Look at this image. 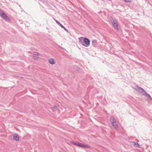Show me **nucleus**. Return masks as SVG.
Instances as JSON below:
<instances>
[{"mask_svg": "<svg viewBox=\"0 0 152 152\" xmlns=\"http://www.w3.org/2000/svg\"><path fill=\"white\" fill-rule=\"evenodd\" d=\"M134 88L139 92L142 93L143 95H144L146 97H149L151 98V99L152 100V98L151 97L150 95L145 92L144 89L138 86H136L135 88Z\"/></svg>", "mask_w": 152, "mask_h": 152, "instance_id": "nucleus-1", "label": "nucleus"}, {"mask_svg": "<svg viewBox=\"0 0 152 152\" xmlns=\"http://www.w3.org/2000/svg\"><path fill=\"white\" fill-rule=\"evenodd\" d=\"M0 16L7 21H10V18L4 12V11L1 10H0Z\"/></svg>", "mask_w": 152, "mask_h": 152, "instance_id": "nucleus-2", "label": "nucleus"}, {"mask_svg": "<svg viewBox=\"0 0 152 152\" xmlns=\"http://www.w3.org/2000/svg\"><path fill=\"white\" fill-rule=\"evenodd\" d=\"M110 121L112 126L115 129H117L118 126L117 124L116 120L113 116H111L110 118Z\"/></svg>", "mask_w": 152, "mask_h": 152, "instance_id": "nucleus-3", "label": "nucleus"}, {"mask_svg": "<svg viewBox=\"0 0 152 152\" xmlns=\"http://www.w3.org/2000/svg\"><path fill=\"white\" fill-rule=\"evenodd\" d=\"M110 21L111 22L114 27L116 28L117 30L118 31L119 30V28L118 23L116 20L115 19H110Z\"/></svg>", "mask_w": 152, "mask_h": 152, "instance_id": "nucleus-4", "label": "nucleus"}, {"mask_svg": "<svg viewBox=\"0 0 152 152\" xmlns=\"http://www.w3.org/2000/svg\"><path fill=\"white\" fill-rule=\"evenodd\" d=\"M83 40L84 43H85L84 45H83L86 47L89 46L90 45V41L89 39L86 38H83Z\"/></svg>", "mask_w": 152, "mask_h": 152, "instance_id": "nucleus-5", "label": "nucleus"}, {"mask_svg": "<svg viewBox=\"0 0 152 152\" xmlns=\"http://www.w3.org/2000/svg\"><path fill=\"white\" fill-rule=\"evenodd\" d=\"M71 142L72 144H73V145H75L77 146H78L81 147H82V146H83V144L82 143H80L79 142H75L74 141H72V142Z\"/></svg>", "mask_w": 152, "mask_h": 152, "instance_id": "nucleus-6", "label": "nucleus"}, {"mask_svg": "<svg viewBox=\"0 0 152 152\" xmlns=\"http://www.w3.org/2000/svg\"><path fill=\"white\" fill-rule=\"evenodd\" d=\"M49 63L51 64H55L56 62L55 60L53 58H50L48 60Z\"/></svg>", "mask_w": 152, "mask_h": 152, "instance_id": "nucleus-7", "label": "nucleus"}, {"mask_svg": "<svg viewBox=\"0 0 152 152\" xmlns=\"http://www.w3.org/2000/svg\"><path fill=\"white\" fill-rule=\"evenodd\" d=\"M13 138L14 140L17 141H18L19 139V136L16 134H15L13 135Z\"/></svg>", "mask_w": 152, "mask_h": 152, "instance_id": "nucleus-8", "label": "nucleus"}, {"mask_svg": "<svg viewBox=\"0 0 152 152\" xmlns=\"http://www.w3.org/2000/svg\"><path fill=\"white\" fill-rule=\"evenodd\" d=\"M92 45L94 47H96L97 44V41L96 40H93L92 41Z\"/></svg>", "mask_w": 152, "mask_h": 152, "instance_id": "nucleus-9", "label": "nucleus"}, {"mask_svg": "<svg viewBox=\"0 0 152 152\" xmlns=\"http://www.w3.org/2000/svg\"><path fill=\"white\" fill-rule=\"evenodd\" d=\"M131 144L137 147H139L140 146L139 144L138 143L135 142H131Z\"/></svg>", "mask_w": 152, "mask_h": 152, "instance_id": "nucleus-10", "label": "nucleus"}, {"mask_svg": "<svg viewBox=\"0 0 152 152\" xmlns=\"http://www.w3.org/2000/svg\"><path fill=\"white\" fill-rule=\"evenodd\" d=\"M83 37H81L79 38V41L80 43L82 45H84V43L82 41Z\"/></svg>", "mask_w": 152, "mask_h": 152, "instance_id": "nucleus-11", "label": "nucleus"}, {"mask_svg": "<svg viewBox=\"0 0 152 152\" xmlns=\"http://www.w3.org/2000/svg\"><path fill=\"white\" fill-rule=\"evenodd\" d=\"M83 146H82V148H88L90 147V146L88 145H84L83 144Z\"/></svg>", "mask_w": 152, "mask_h": 152, "instance_id": "nucleus-12", "label": "nucleus"}, {"mask_svg": "<svg viewBox=\"0 0 152 152\" xmlns=\"http://www.w3.org/2000/svg\"><path fill=\"white\" fill-rule=\"evenodd\" d=\"M33 59L35 60H37L39 58V57L36 56L34 55H33Z\"/></svg>", "mask_w": 152, "mask_h": 152, "instance_id": "nucleus-13", "label": "nucleus"}, {"mask_svg": "<svg viewBox=\"0 0 152 152\" xmlns=\"http://www.w3.org/2000/svg\"><path fill=\"white\" fill-rule=\"evenodd\" d=\"M57 107L56 106H55L52 107V110L53 111H55L56 110H57Z\"/></svg>", "mask_w": 152, "mask_h": 152, "instance_id": "nucleus-14", "label": "nucleus"}, {"mask_svg": "<svg viewBox=\"0 0 152 152\" xmlns=\"http://www.w3.org/2000/svg\"><path fill=\"white\" fill-rule=\"evenodd\" d=\"M40 54L38 53V52H34L33 53V55H37V56H40Z\"/></svg>", "mask_w": 152, "mask_h": 152, "instance_id": "nucleus-15", "label": "nucleus"}, {"mask_svg": "<svg viewBox=\"0 0 152 152\" xmlns=\"http://www.w3.org/2000/svg\"><path fill=\"white\" fill-rule=\"evenodd\" d=\"M56 22V23L58 25H59V24L60 23V22H59L57 20H56L55 18L54 19Z\"/></svg>", "mask_w": 152, "mask_h": 152, "instance_id": "nucleus-16", "label": "nucleus"}, {"mask_svg": "<svg viewBox=\"0 0 152 152\" xmlns=\"http://www.w3.org/2000/svg\"><path fill=\"white\" fill-rule=\"evenodd\" d=\"M64 28H63L65 30V31H66L67 32H69V31L66 28H65L64 27Z\"/></svg>", "mask_w": 152, "mask_h": 152, "instance_id": "nucleus-17", "label": "nucleus"}, {"mask_svg": "<svg viewBox=\"0 0 152 152\" xmlns=\"http://www.w3.org/2000/svg\"><path fill=\"white\" fill-rule=\"evenodd\" d=\"M126 2H131L129 0H124Z\"/></svg>", "mask_w": 152, "mask_h": 152, "instance_id": "nucleus-18", "label": "nucleus"}, {"mask_svg": "<svg viewBox=\"0 0 152 152\" xmlns=\"http://www.w3.org/2000/svg\"><path fill=\"white\" fill-rule=\"evenodd\" d=\"M62 28H64V26L62 25L61 23L59 25Z\"/></svg>", "mask_w": 152, "mask_h": 152, "instance_id": "nucleus-19", "label": "nucleus"}]
</instances>
